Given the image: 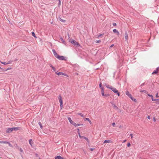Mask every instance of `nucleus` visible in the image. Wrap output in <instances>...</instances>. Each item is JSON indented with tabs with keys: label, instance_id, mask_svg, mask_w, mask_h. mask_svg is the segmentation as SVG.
I'll return each mask as SVG.
<instances>
[{
	"label": "nucleus",
	"instance_id": "obj_58",
	"mask_svg": "<svg viewBox=\"0 0 159 159\" xmlns=\"http://www.w3.org/2000/svg\"><path fill=\"white\" fill-rule=\"evenodd\" d=\"M147 118L148 119H150V117L149 116H148V117H147Z\"/></svg>",
	"mask_w": 159,
	"mask_h": 159
},
{
	"label": "nucleus",
	"instance_id": "obj_26",
	"mask_svg": "<svg viewBox=\"0 0 159 159\" xmlns=\"http://www.w3.org/2000/svg\"><path fill=\"white\" fill-rule=\"evenodd\" d=\"M84 139H85L88 142H89V139L86 137H83Z\"/></svg>",
	"mask_w": 159,
	"mask_h": 159
},
{
	"label": "nucleus",
	"instance_id": "obj_56",
	"mask_svg": "<svg viewBox=\"0 0 159 159\" xmlns=\"http://www.w3.org/2000/svg\"><path fill=\"white\" fill-rule=\"evenodd\" d=\"M112 125L113 126H114L115 125V123L114 122L112 124Z\"/></svg>",
	"mask_w": 159,
	"mask_h": 159
},
{
	"label": "nucleus",
	"instance_id": "obj_44",
	"mask_svg": "<svg viewBox=\"0 0 159 159\" xmlns=\"http://www.w3.org/2000/svg\"><path fill=\"white\" fill-rule=\"evenodd\" d=\"M101 42V41L100 40H97L96 41V43H99Z\"/></svg>",
	"mask_w": 159,
	"mask_h": 159
},
{
	"label": "nucleus",
	"instance_id": "obj_19",
	"mask_svg": "<svg viewBox=\"0 0 159 159\" xmlns=\"http://www.w3.org/2000/svg\"><path fill=\"white\" fill-rule=\"evenodd\" d=\"M77 114L79 115L80 116H82L83 117H85V116L81 113H78Z\"/></svg>",
	"mask_w": 159,
	"mask_h": 159
},
{
	"label": "nucleus",
	"instance_id": "obj_61",
	"mask_svg": "<svg viewBox=\"0 0 159 159\" xmlns=\"http://www.w3.org/2000/svg\"><path fill=\"white\" fill-rule=\"evenodd\" d=\"M32 0H29V2H31L32 1Z\"/></svg>",
	"mask_w": 159,
	"mask_h": 159
},
{
	"label": "nucleus",
	"instance_id": "obj_21",
	"mask_svg": "<svg viewBox=\"0 0 159 159\" xmlns=\"http://www.w3.org/2000/svg\"><path fill=\"white\" fill-rule=\"evenodd\" d=\"M113 32H114V33H117L118 34H119V32H118V31L116 29H114L113 30Z\"/></svg>",
	"mask_w": 159,
	"mask_h": 159
},
{
	"label": "nucleus",
	"instance_id": "obj_37",
	"mask_svg": "<svg viewBox=\"0 0 159 159\" xmlns=\"http://www.w3.org/2000/svg\"><path fill=\"white\" fill-rule=\"evenodd\" d=\"M152 101H159V99H152Z\"/></svg>",
	"mask_w": 159,
	"mask_h": 159
},
{
	"label": "nucleus",
	"instance_id": "obj_27",
	"mask_svg": "<svg viewBox=\"0 0 159 159\" xmlns=\"http://www.w3.org/2000/svg\"><path fill=\"white\" fill-rule=\"evenodd\" d=\"M32 139H30L29 140V143L32 146Z\"/></svg>",
	"mask_w": 159,
	"mask_h": 159
},
{
	"label": "nucleus",
	"instance_id": "obj_49",
	"mask_svg": "<svg viewBox=\"0 0 159 159\" xmlns=\"http://www.w3.org/2000/svg\"><path fill=\"white\" fill-rule=\"evenodd\" d=\"M77 132H78V133L79 134H80V130H79V129H77Z\"/></svg>",
	"mask_w": 159,
	"mask_h": 159
},
{
	"label": "nucleus",
	"instance_id": "obj_2",
	"mask_svg": "<svg viewBox=\"0 0 159 159\" xmlns=\"http://www.w3.org/2000/svg\"><path fill=\"white\" fill-rule=\"evenodd\" d=\"M57 58L59 59L60 60H64V61H66L67 60V58L66 57H64L63 56H60V55H58L57 56Z\"/></svg>",
	"mask_w": 159,
	"mask_h": 159
},
{
	"label": "nucleus",
	"instance_id": "obj_30",
	"mask_svg": "<svg viewBox=\"0 0 159 159\" xmlns=\"http://www.w3.org/2000/svg\"><path fill=\"white\" fill-rule=\"evenodd\" d=\"M4 71V70L0 67V72H2Z\"/></svg>",
	"mask_w": 159,
	"mask_h": 159
},
{
	"label": "nucleus",
	"instance_id": "obj_60",
	"mask_svg": "<svg viewBox=\"0 0 159 159\" xmlns=\"http://www.w3.org/2000/svg\"><path fill=\"white\" fill-rule=\"evenodd\" d=\"M153 120H154V121H156V119H155V118H154Z\"/></svg>",
	"mask_w": 159,
	"mask_h": 159
},
{
	"label": "nucleus",
	"instance_id": "obj_53",
	"mask_svg": "<svg viewBox=\"0 0 159 159\" xmlns=\"http://www.w3.org/2000/svg\"><path fill=\"white\" fill-rule=\"evenodd\" d=\"M77 126H80V125H83V124L81 125V124H77Z\"/></svg>",
	"mask_w": 159,
	"mask_h": 159
},
{
	"label": "nucleus",
	"instance_id": "obj_7",
	"mask_svg": "<svg viewBox=\"0 0 159 159\" xmlns=\"http://www.w3.org/2000/svg\"><path fill=\"white\" fill-rule=\"evenodd\" d=\"M159 67H157L156 70H154L152 73V75H154L157 74L159 71Z\"/></svg>",
	"mask_w": 159,
	"mask_h": 159
},
{
	"label": "nucleus",
	"instance_id": "obj_51",
	"mask_svg": "<svg viewBox=\"0 0 159 159\" xmlns=\"http://www.w3.org/2000/svg\"><path fill=\"white\" fill-rule=\"evenodd\" d=\"M113 26H116V24L115 23H113Z\"/></svg>",
	"mask_w": 159,
	"mask_h": 159
},
{
	"label": "nucleus",
	"instance_id": "obj_50",
	"mask_svg": "<svg viewBox=\"0 0 159 159\" xmlns=\"http://www.w3.org/2000/svg\"><path fill=\"white\" fill-rule=\"evenodd\" d=\"M94 148H90V150L91 151H93V150H94Z\"/></svg>",
	"mask_w": 159,
	"mask_h": 159
},
{
	"label": "nucleus",
	"instance_id": "obj_12",
	"mask_svg": "<svg viewBox=\"0 0 159 159\" xmlns=\"http://www.w3.org/2000/svg\"><path fill=\"white\" fill-rule=\"evenodd\" d=\"M55 159H64L63 157L60 156H58L55 157Z\"/></svg>",
	"mask_w": 159,
	"mask_h": 159
},
{
	"label": "nucleus",
	"instance_id": "obj_62",
	"mask_svg": "<svg viewBox=\"0 0 159 159\" xmlns=\"http://www.w3.org/2000/svg\"><path fill=\"white\" fill-rule=\"evenodd\" d=\"M126 141V140H125L124 141V142H125Z\"/></svg>",
	"mask_w": 159,
	"mask_h": 159
},
{
	"label": "nucleus",
	"instance_id": "obj_39",
	"mask_svg": "<svg viewBox=\"0 0 159 159\" xmlns=\"http://www.w3.org/2000/svg\"><path fill=\"white\" fill-rule=\"evenodd\" d=\"M101 89V92H104V88L103 87Z\"/></svg>",
	"mask_w": 159,
	"mask_h": 159
},
{
	"label": "nucleus",
	"instance_id": "obj_41",
	"mask_svg": "<svg viewBox=\"0 0 159 159\" xmlns=\"http://www.w3.org/2000/svg\"><path fill=\"white\" fill-rule=\"evenodd\" d=\"M60 21H62V22H65V21H66L65 20H63V19H61Z\"/></svg>",
	"mask_w": 159,
	"mask_h": 159
},
{
	"label": "nucleus",
	"instance_id": "obj_63",
	"mask_svg": "<svg viewBox=\"0 0 159 159\" xmlns=\"http://www.w3.org/2000/svg\"><path fill=\"white\" fill-rule=\"evenodd\" d=\"M39 159H40V158H39Z\"/></svg>",
	"mask_w": 159,
	"mask_h": 159
},
{
	"label": "nucleus",
	"instance_id": "obj_43",
	"mask_svg": "<svg viewBox=\"0 0 159 159\" xmlns=\"http://www.w3.org/2000/svg\"><path fill=\"white\" fill-rule=\"evenodd\" d=\"M131 144L130 143H128L127 144V146L129 147H130V146Z\"/></svg>",
	"mask_w": 159,
	"mask_h": 159
},
{
	"label": "nucleus",
	"instance_id": "obj_45",
	"mask_svg": "<svg viewBox=\"0 0 159 159\" xmlns=\"http://www.w3.org/2000/svg\"><path fill=\"white\" fill-rule=\"evenodd\" d=\"M12 61H8L7 62V64H8L11 63V62Z\"/></svg>",
	"mask_w": 159,
	"mask_h": 159
},
{
	"label": "nucleus",
	"instance_id": "obj_20",
	"mask_svg": "<svg viewBox=\"0 0 159 159\" xmlns=\"http://www.w3.org/2000/svg\"><path fill=\"white\" fill-rule=\"evenodd\" d=\"M39 125L40 126V128L41 129H43V127L40 122H39L38 123Z\"/></svg>",
	"mask_w": 159,
	"mask_h": 159
},
{
	"label": "nucleus",
	"instance_id": "obj_54",
	"mask_svg": "<svg viewBox=\"0 0 159 159\" xmlns=\"http://www.w3.org/2000/svg\"><path fill=\"white\" fill-rule=\"evenodd\" d=\"M60 104V107L61 108V109L62 108L63 105H61V104Z\"/></svg>",
	"mask_w": 159,
	"mask_h": 159
},
{
	"label": "nucleus",
	"instance_id": "obj_23",
	"mask_svg": "<svg viewBox=\"0 0 159 159\" xmlns=\"http://www.w3.org/2000/svg\"><path fill=\"white\" fill-rule=\"evenodd\" d=\"M140 92H143L145 93H146L147 92V91L144 90H141L140 91Z\"/></svg>",
	"mask_w": 159,
	"mask_h": 159
},
{
	"label": "nucleus",
	"instance_id": "obj_1",
	"mask_svg": "<svg viewBox=\"0 0 159 159\" xmlns=\"http://www.w3.org/2000/svg\"><path fill=\"white\" fill-rule=\"evenodd\" d=\"M132 100L134 101V102H136V100L129 93V92L128 91H127L125 93Z\"/></svg>",
	"mask_w": 159,
	"mask_h": 159
},
{
	"label": "nucleus",
	"instance_id": "obj_4",
	"mask_svg": "<svg viewBox=\"0 0 159 159\" xmlns=\"http://www.w3.org/2000/svg\"><path fill=\"white\" fill-rule=\"evenodd\" d=\"M55 73L57 75H65L66 76L67 75L63 72H58V71L55 72Z\"/></svg>",
	"mask_w": 159,
	"mask_h": 159
},
{
	"label": "nucleus",
	"instance_id": "obj_3",
	"mask_svg": "<svg viewBox=\"0 0 159 159\" xmlns=\"http://www.w3.org/2000/svg\"><path fill=\"white\" fill-rule=\"evenodd\" d=\"M70 41L73 44H74L75 46H79L80 45L79 43L76 42L73 39L70 40Z\"/></svg>",
	"mask_w": 159,
	"mask_h": 159
},
{
	"label": "nucleus",
	"instance_id": "obj_55",
	"mask_svg": "<svg viewBox=\"0 0 159 159\" xmlns=\"http://www.w3.org/2000/svg\"><path fill=\"white\" fill-rule=\"evenodd\" d=\"M35 156L36 157H39V155H38V154H37V153H35Z\"/></svg>",
	"mask_w": 159,
	"mask_h": 159
},
{
	"label": "nucleus",
	"instance_id": "obj_28",
	"mask_svg": "<svg viewBox=\"0 0 159 159\" xmlns=\"http://www.w3.org/2000/svg\"><path fill=\"white\" fill-rule=\"evenodd\" d=\"M99 87L101 88H102L103 87L102 86V83L100 82V84H99Z\"/></svg>",
	"mask_w": 159,
	"mask_h": 159
},
{
	"label": "nucleus",
	"instance_id": "obj_47",
	"mask_svg": "<svg viewBox=\"0 0 159 159\" xmlns=\"http://www.w3.org/2000/svg\"><path fill=\"white\" fill-rule=\"evenodd\" d=\"M102 95V96H104L105 94L104 93V92H101Z\"/></svg>",
	"mask_w": 159,
	"mask_h": 159
},
{
	"label": "nucleus",
	"instance_id": "obj_24",
	"mask_svg": "<svg viewBox=\"0 0 159 159\" xmlns=\"http://www.w3.org/2000/svg\"><path fill=\"white\" fill-rule=\"evenodd\" d=\"M32 35L34 36V38H36V37L35 35V33L34 32H32Z\"/></svg>",
	"mask_w": 159,
	"mask_h": 159
},
{
	"label": "nucleus",
	"instance_id": "obj_18",
	"mask_svg": "<svg viewBox=\"0 0 159 159\" xmlns=\"http://www.w3.org/2000/svg\"><path fill=\"white\" fill-rule=\"evenodd\" d=\"M84 120H88V121H89V123H90V124H91V123H92V122H91V121L90 120V119L89 118H85L84 119Z\"/></svg>",
	"mask_w": 159,
	"mask_h": 159
},
{
	"label": "nucleus",
	"instance_id": "obj_59",
	"mask_svg": "<svg viewBox=\"0 0 159 159\" xmlns=\"http://www.w3.org/2000/svg\"><path fill=\"white\" fill-rule=\"evenodd\" d=\"M17 60H18V59H16L14 61H17Z\"/></svg>",
	"mask_w": 159,
	"mask_h": 159
},
{
	"label": "nucleus",
	"instance_id": "obj_32",
	"mask_svg": "<svg viewBox=\"0 0 159 159\" xmlns=\"http://www.w3.org/2000/svg\"><path fill=\"white\" fill-rule=\"evenodd\" d=\"M115 93H116L118 95V96H120V93L119 92H118V91L117 90V92H116Z\"/></svg>",
	"mask_w": 159,
	"mask_h": 159
},
{
	"label": "nucleus",
	"instance_id": "obj_57",
	"mask_svg": "<svg viewBox=\"0 0 159 159\" xmlns=\"http://www.w3.org/2000/svg\"><path fill=\"white\" fill-rule=\"evenodd\" d=\"M79 137L80 138H81L82 137H82L80 134H79Z\"/></svg>",
	"mask_w": 159,
	"mask_h": 159
},
{
	"label": "nucleus",
	"instance_id": "obj_36",
	"mask_svg": "<svg viewBox=\"0 0 159 159\" xmlns=\"http://www.w3.org/2000/svg\"><path fill=\"white\" fill-rule=\"evenodd\" d=\"M5 141H0V143H5Z\"/></svg>",
	"mask_w": 159,
	"mask_h": 159
},
{
	"label": "nucleus",
	"instance_id": "obj_29",
	"mask_svg": "<svg viewBox=\"0 0 159 159\" xmlns=\"http://www.w3.org/2000/svg\"><path fill=\"white\" fill-rule=\"evenodd\" d=\"M103 35V34H99L98 36V38H100L101 36Z\"/></svg>",
	"mask_w": 159,
	"mask_h": 159
},
{
	"label": "nucleus",
	"instance_id": "obj_8",
	"mask_svg": "<svg viewBox=\"0 0 159 159\" xmlns=\"http://www.w3.org/2000/svg\"><path fill=\"white\" fill-rule=\"evenodd\" d=\"M110 89L112 91L115 93L116 92H117V90L116 89V88L113 86H112V87H111Z\"/></svg>",
	"mask_w": 159,
	"mask_h": 159
},
{
	"label": "nucleus",
	"instance_id": "obj_16",
	"mask_svg": "<svg viewBox=\"0 0 159 159\" xmlns=\"http://www.w3.org/2000/svg\"><path fill=\"white\" fill-rule=\"evenodd\" d=\"M111 142V140H105L103 142V143H110Z\"/></svg>",
	"mask_w": 159,
	"mask_h": 159
},
{
	"label": "nucleus",
	"instance_id": "obj_25",
	"mask_svg": "<svg viewBox=\"0 0 159 159\" xmlns=\"http://www.w3.org/2000/svg\"><path fill=\"white\" fill-rule=\"evenodd\" d=\"M50 67H51V68H52V70H54V71H55V68L52 65H50Z\"/></svg>",
	"mask_w": 159,
	"mask_h": 159
},
{
	"label": "nucleus",
	"instance_id": "obj_9",
	"mask_svg": "<svg viewBox=\"0 0 159 159\" xmlns=\"http://www.w3.org/2000/svg\"><path fill=\"white\" fill-rule=\"evenodd\" d=\"M13 130L17 131L18 130H20L21 129V128L20 127H12Z\"/></svg>",
	"mask_w": 159,
	"mask_h": 159
},
{
	"label": "nucleus",
	"instance_id": "obj_22",
	"mask_svg": "<svg viewBox=\"0 0 159 159\" xmlns=\"http://www.w3.org/2000/svg\"><path fill=\"white\" fill-rule=\"evenodd\" d=\"M148 96L150 97H151V98L152 100V99H154L153 96L152 95L149 94H148Z\"/></svg>",
	"mask_w": 159,
	"mask_h": 159
},
{
	"label": "nucleus",
	"instance_id": "obj_35",
	"mask_svg": "<svg viewBox=\"0 0 159 159\" xmlns=\"http://www.w3.org/2000/svg\"><path fill=\"white\" fill-rule=\"evenodd\" d=\"M1 63L3 64H4V65H7V63L6 62H2L1 61Z\"/></svg>",
	"mask_w": 159,
	"mask_h": 159
},
{
	"label": "nucleus",
	"instance_id": "obj_31",
	"mask_svg": "<svg viewBox=\"0 0 159 159\" xmlns=\"http://www.w3.org/2000/svg\"><path fill=\"white\" fill-rule=\"evenodd\" d=\"M110 96V95L108 94H105L104 96L107 97Z\"/></svg>",
	"mask_w": 159,
	"mask_h": 159
},
{
	"label": "nucleus",
	"instance_id": "obj_46",
	"mask_svg": "<svg viewBox=\"0 0 159 159\" xmlns=\"http://www.w3.org/2000/svg\"><path fill=\"white\" fill-rule=\"evenodd\" d=\"M159 97V96H158V93H157L156 95V98H158Z\"/></svg>",
	"mask_w": 159,
	"mask_h": 159
},
{
	"label": "nucleus",
	"instance_id": "obj_33",
	"mask_svg": "<svg viewBox=\"0 0 159 159\" xmlns=\"http://www.w3.org/2000/svg\"><path fill=\"white\" fill-rule=\"evenodd\" d=\"M73 125H74L76 127L77 126V124L75 123V122H74L73 124H72Z\"/></svg>",
	"mask_w": 159,
	"mask_h": 159
},
{
	"label": "nucleus",
	"instance_id": "obj_11",
	"mask_svg": "<svg viewBox=\"0 0 159 159\" xmlns=\"http://www.w3.org/2000/svg\"><path fill=\"white\" fill-rule=\"evenodd\" d=\"M104 84H105V85L106 86V87L107 88H108V89H111V87H112V86H110L108 84H107L105 83Z\"/></svg>",
	"mask_w": 159,
	"mask_h": 159
},
{
	"label": "nucleus",
	"instance_id": "obj_13",
	"mask_svg": "<svg viewBox=\"0 0 159 159\" xmlns=\"http://www.w3.org/2000/svg\"><path fill=\"white\" fill-rule=\"evenodd\" d=\"M68 120L69 122L72 125V124H73V123L74 122L71 120V118L70 117H68Z\"/></svg>",
	"mask_w": 159,
	"mask_h": 159
},
{
	"label": "nucleus",
	"instance_id": "obj_38",
	"mask_svg": "<svg viewBox=\"0 0 159 159\" xmlns=\"http://www.w3.org/2000/svg\"><path fill=\"white\" fill-rule=\"evenodd\" d=\"M113 107L116 108V110L118 109V108L115 105H114Z\"/></svg>",
	"mask_w": 159,
	"mask_h": 159
},
{
	"label": "nucleus",
	"instance_id": "obj_40",
	"mask_svg": "<svg viewBox=\"0 0 159 159\" xmlns=\"http://www.w3.org/2000/svg\"><path fill=\"white\" fill-rule=\"evenodd\" d=\"M145 83H142V84H141V85H140V86H144V85H145Z\"/></svg>",
	"mask_w": 159,
	"mask_h": 159
},
{
	"label": "nucleus",
	"instance_id": "obj_14",
	"mask_svg": "<svg viewBox=\"0 0 159 159\" xmlns=\"http://www.w3.org/2000/svg\"><path fill=\"white\" fill-rule=\"evenodd\" d=\"M125 38L126 40H127L128 39V34L127 32H126L125 35Z\"/></svg>",
	"mask_w": 159,
	"mask_h": 159
},
{
	"label": "nucleus",
	"instance_id": "obj_6",
	"mask_svg": "<svg viewBox=\"0 0 159 159\" xmlns=\"http://www.w3.org/2000/svg\"><path fill=\"white\" fill-rule=\"evenodd\" d=\"M13 130V128H8L7 129L6 132L7 133H11Z\"/></svg>",
	"mask_w": 159,
	"mask_h": 159
},
{
	"label": "nucleus",
	"instance_id": "obj_52",
	"mask_svg": "<svg viewBox=\"0 0 159 159\" xmlns=\"http://www.w3.org/2000/svg\"><path fill=\"white\" fill-rule=\"evenodd\" d=\"M114 45L113 44L111 45L110 46V48H112V47H113Z\"/></svg>",
	"mask_w": 159,
	"mask_h": 159
},
{
	"label": "nucleus",
	"instance_id": "obj_5",
	"mask_svg": "<svg viewBox=\"0 0 159 159\" xmlns=\"http://www.w3.org/2000/svg\"><path fill=\"white\" fill-rule=\"evenodd\" d=\"M58 98L59 99V102L61 105H63L61 95H60L59 96Z\"/></svg>",
	"mask_w": 159,
	"mask_h": 159
},
{
	"label": "nucleus",
	"instance_id": "obj_34",
	"mask_svg": "<svg viewBox=\"0 0 159 159\" xmlns=\"http://www.w3.org/2000/svg\"><path fill=\"white\" fill-rule=\"evenodd\" d=\"M19 150L20 152L23 153V149L21 148H20Z\"/></svg>",
	"mask_w": 159,
	"mask_h": 159
},
{
	"label": "nucleus",
	"instance_id": "obj_10",
	"mask_svg": "<svg viewBox=\"0 0 159 159\" xmlns=\"http://www.w3.org/2000/svg\"><path fill=\"white\" fill-rule=\"evenodd\" d=\"M52 51L54 56L56 58H57V56H58L59 55L57 54L56 51L54 49H52Z\"/></svg>",
	"mask_w": 159,
	"mask_h": 159
},
{
	"label": "nucleus",
	"instance_id": "obj_42",
	"mask_svg": "<svg viewBox=\"0 0 159 159\" xmlns=\"http://www.w3.org/2000/svg\"><path fill=\"white\" fill-rule=\"evenodd\" d=\"M11 69V68H10V67L8 68L7 69L4 70V71H7V70H9L10 69Z\"/></svg>",
	"mask_w": 159,
	"mask_h": 159
},
{
	"label": "nucleus",
	"instance_id": "obj_17",
	"mask_svg": "<svg viewBox=\"0 0 159 159\" xmlns=\"http://www.w3.org/2000/svg\"><path fill=\"white\" fill-rule=\"evenodd\" d=\"M60 39L61 40V41L62 42V43L65 44H66V42L64 40L63 38H62V37H61L60 38Z\"/></svg>",
	"mask_w": 159,
	"mask_h": 159
},
{
	"label": "nucleus",
	"instance_id": "obj_15",
	"mask_svg": "<svg viewBox=\"0 0 159 159\" xmlns=\"http://www.w3.org/2000/svg\"><path fill=\"white\" fill-rule=\"evenodd\" d=\"M5 143L8 144V145L9 146H10V147H12V145L9 142L5 141Z\"/></svg>",
	"mask_w": 159,
	"mask_h": 159
},
{
	"label": "nucleus",
	"instance_id": "obj_48",
	"mask_svg": "<svg viewBox=\"0 0 159 159\" xmlns=\"http://www.w3.org/2000/svg\"><path fill=\"white\" fill-rule=\"evenodd\" d=\"M130 136H131V139L133 138V135L132 134H130Z\"/></svg>",
	"mask_w": 159,
	"mask_h": 159
}]
</instances>
